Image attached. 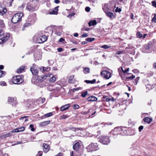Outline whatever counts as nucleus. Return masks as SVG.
I'll list each match as a JSON object with an SVG mask.
<instances>
[{"label":"nucleus","instance_id":"nucleus-1","mask_svg":"<svg viewBox=\"0 0 156 156\" xmlns=\"http://www.w3.org/2000/svg\"><path fill=\"white\" fill-rule=\"evenodd\" d=\"M156 42L154 41H150L147 44H145L142 48V51L144 53H148L151 52L152 50L154 51Z\"/></svg>","mask_w":156,"mask_h":156},{"label":"nucleus","instance_id":"nucleus-2","mask_svg":"<svg viewBox=\"0 0 156 156\" xmlns=\"http://www.w3.org/2000/svg\"><path fill=\"white\" fill-rule=\"evenodd\" d=\"M9 34L0 30V43L3 44L9 38Z\"/></svg>","mask_w":156,"mask_h":156},{"label":"nucleus","instance_id":"nucleus-3","mask_svg":"<svg viewBox=\"0 0 156 156\" xmlns=\"http://www.w3.org/2000/svg\"><path fill=\"white\" fill-rule=\"evenodd\" d=\"M24 81L23 76L22 75H19L14 76L12 79V81L14 84H19Z\"/></svg>","mask_w":156,"mask_h":156},{"label":"nucleus","instance_id":"nucleus-4","mask_svg":"<svg viewBox=\"0 0 156 156\" xmlns=\"http://www.w3.org/2000/svg\"><path fill=\"white\" fill-rule=\"evenodd\" d=\"M23 16L22 13H18L14 15L11 20L12 22L13 23H16L21 20L22 17Z\"/></svg>","mask_w":156,"mask_h":156},{"label":"nucleus","instance_id":"nucleus-5","mask_svg":"<svg viewBox=\"0 0 156 156\" xmlns=\"http://www.w3.org/2000/svg\"><path fill=\"white\" fill-rule=\"evenodd\" d=\"M88 152H91L98 150L99 148L97 143H91L87 147Z\"/></svg>","mask_w":156,"mask_h":156},{"label":"nucleus","instance_id":"nucleus-6","mask_svg":"<svg viewBox=\"0 0 156 156\" xmlns=\"http://www.w3.org/2000/svg\"><path fill=\"white\" fill-rule=\"evenodd\" d=\"M99 141L103 144H108L110 141L109 137L107 136H101L99 137Z\"/></svg>","mask_w":156,"mask_h":156},{"label":"nucleus","instance_id":"nucleus-7","mask_svg":"<svg viewBox=\"0 0 156 156\" xmlns=\"http://www.w3.org/2000/svg\"><path fill=\"white\" fill-rule=\"evenodd\" d=\"M120 130L121 129L120 127H115L110 132V134L111 136H112L113 137L116 136L118 134H120Z\"/></svg>","mask_w":156,"mask_h":156},{"label":"nucleus","instance_id":"nucleus-8","mask_svg":"<svg viewBox=\"0 0 156 156\" xmlns=\"http://www.w3.org/2000/svg\"><path fill=\"white\" fill-rule=\"evenodd\" d=\"M36 19V14L35 13H33L28 16L27 18V21L32 24L35 22Z\"/></svg>","mask_w":156,"mask_h":156},{"label":"nucleus","instance_id":"nucleus-9","mask_svg":"<svg viewBox=\"0 0 156 156\" xmlns=\"http://www.w3.org/2000/svg\"><path fill=\"white\" fill-rule=\"evenodd\" d=\"M101 74L103 77L106 79H109L111 76V73L106 70L102 71L101 73Z\"/></svg>","mask_w":156,"mask_h":156},{"label":"nucleus","instance_id":"nucleus-10","mask_svg":"<svg viewBox=\"0 0 156 156\" xmlns=\"http://www.w3.org/2000/svg\"><path fill=\"white\" fill-rule=\"evenodd\" d=\"M47 37L44 35L37 38V41L39 43H42L45 41L47 39Z\"/></svg>","mask_w":156,"mask_h":156},{"label":"nucleus","instance_id":"nucleus-11","mask_svg":"<svg viewBox=\"0 0 156 156\" xmlns=\"http://www.w3.org/2000/svg\"><path fill=\"white\" fill-rule=\"evenodd\" d=\"M121 130L120 131V134L123 136L126 135L127 134L128 130L126 127H120Z\"/></svg>","mask_w":156,"mask_h":156},{"label":"nucleus","instance_id":"nucleus-12","mask_svg":"<svg viewBox=\"0 0 156 156\" xmlns=\"http://www.w3.org/2000/svg\"><path fill=\"white\" fill-rule=\"evenodd\" d=\"M30 71L32 73V74L34 75H37L38 71L36 68H35V67H34V64L33 65L32 67L30 68Z\"/></svg>","mask_w":156,"mask_h":156},{"label":"nucleus","instance_id":"nucleus-13","mask_svg":"<svg viewBox=\"0 0 156 156\" xmlns=\"http://www.w3.org/2000/svg\"><path fill=\"white\" fill-rule=\"evenodd\" d=\"M96 113V111L94 109L92 108H90L87 112V113L89 114V118H92L94 116H93Z\"/></svg>","mask_w":156,"mask_h":156},{"label":"nucleus","instance_id":"nucleus-14","mask_svg":"<svg viewBox=\"0 0 156 156\" xmlns=\"http://www.w3.org/2000/svg\"><path fill=\"white\" fill-rule=\"evenodd\" d=\"M43 151L44 153H47L50 150V146L49 144L44 143L43 145Z\"/></svg>","mask_w":156,"mask_h":156},{"label":"nucleus","instance_id":"nucleus-15","mask_svg":"<svg viewBox=\"0 0 156 156\" xmlns=\"http://www.w3.org/2000/svg\"><path fill=\"white\" fill-rule=\"evenodd\" d=\"M49 75H43L42 76H37V77L36 79L37 80H38V81H43L44 80H45L46 77L47 76H48Z\"/></svg>","mask_w":156,"mask_h":156},{"label":"nucleus","instance_id":"nucleus-16","mask_svg":"<svg viewBox=\"0 0 156 156\" xmlns=\"http://www.w3.org/2000/svg\"><path fill=\"white\" fill-rule=\"evenodd\" d=\"M59 6H57L55 7L54 9L51 11H49L50 14H57L58 13V8Z\"/></svg>","mask_w":156,"mask_h":156},{"label":"nucleus","instance_id":"nucleus-17","mask_svg":"<svg viewBox=\"0 0 156 156\" xmlns=\"http://www.w3.org/2000/svg\"><path fill=\"white\" fill-rule=\"evenodd\" d=\"M25 130V127H19L16 129L13 130L12 131L13 133L19 132L22 131H23Z\"/></svg>","mask_w":156,"mask_h":156},{"label":"nucleus","instance_id":"nucleus-18","mask_svg":"<svg viewBox=\"0 0 156 156\" xmlns=\"http://www.w3.org/2000/svg\"><path fill=\"white\" fill-rule=\"evenodd\" d=\"M87 100L88 101H95L97 100V98L96 97L93 96H91L87 98Z\"/></svg>","mask_w":156,"mask_h":156},{"label":"nucleus","instance_id":"nucleus-19","mask_svg":"<svg viewBox=\"0 0 156 156\" xmlns=\"http://www.w3.org/2000/svg\"><path fill=\"white\" fill-rule=\"evenodd\" d=\"M80 147V145L79 142L76 143L73 146V148L74 150L78 151Z\"/></svg>","mask_w":156,"mask_h":156},{"label":"nucleus","instance_id":"nucleus-20","mask_svg":"<svg viewBox=\"0 0 156 156\" xmlns=\"http://www.w3.org/2000/svg\"><path fill=\"white\" fill-rule=\"evenodd\" d=\"M70 105L69 104H67L62 106L60 108V110L62 111H63L67 109L69 107Z\"/></svg>","mask_w":156,"mask_h":156},{"label":"nucleus","instance_id":"nucleus-21","mask_svg":"<svg viewBox=\"0 0 156 156\" xmlns=\"http://www.w3.org/2000/svg\"><path fill=\"white\" fill-rule=\"evenodd\" d=\"M7 11L6 8H2L0 9V14L1 15H3L5 14Z\"/></svg>","mask_w":156,"mask_h":156},{"label":"nucleus","instance_id":"nucleus-22","mask_svg":"<svg viewBox=\"0 0 156 156\" xmlns=\"http://www.w3.org/2000/svg\"><path fill=\"white\" fill-rule=\"evenodd\" d=\"M152 120V119L149 118V117H147L143 119L144 121L148 123V124H150Z\"/></svg>","mask_w":156,"mask_h":156},{"label":"nucleus","instance_id":"nucleus-23","mask_svg":"<svg viewBox=\"0 0 156 156\" xmlns=\"http://www.w3.org/2000/svg\"><path fill=\"white\" fill-rule=\"evenodd\" d=\"M97 22L96 20H90L88 23L89 27H90L91 26H94L97 24Z\"/></svg>","mask_w":156,"mask_h":156},{"label":"nucleus","instance_id":"nucleus-24","mask_svg":"<svg viewBox=\"0 0 156 156\" xmlns=\"http://www.w3.org/2000/svg\"><path fill=\"white\" fill-rule=\"evenodd\" d=\"M27 8L30 11L33 12L36 10V9L34 7L31 6V5H27Z\"/></svg>","mask_w":156,"mask_h":156},{"label":"nucleus","instance_id":"nucleus-25","mask_svg":"<svg viewBox=\"0 0 156 156\" xmlns=\"http://www.w3.org/2000/svg\"><path fill=\"white\" fill-rule=\"evenodd\" d=\"M50 122V121L49 120L43 122H41L40 125L41 126H44L49 124Z\"/></svg>","mask_w":156,"mask_h":156},{"label":"nucleus","instance_id":"nucleus-26","mask_svg":"<svg viewBox=\"0 0 156 156\" xmlns=\"http://www.w3.org/2000/svg\"><path fill=\"white\" fill-rule=\"evenodd\" d=\"M32 24L29 22L26 23L23 26L22 28V30H25V28L30 26Z\"/></svg>","mask_w":156,"mask_h":156},{"label":"nucleus","instance_id":"nucleus-27","mask_svg":"<svg viewBox=\"0 0 156 156\" xmlns=\"http://www.w3.org/2000/svg\"><path fill=\"white\" fill-rule=\"evenodd\" d=\"M105 12L107 16L108 17L110 18H112L114 16V15L113 13L111 12H108V11H107V12Z\"/></svg>","mask_w":156,"mask_h":156},{"label":"nucleus","instance_id":"nucleus-28","mask_svg":"<svg viewBox=\"0 0 156 156\" xmlns=\"http://www.w3.org/2000/svg\"><path fill=\"white\" fill-rule=\"evenodd\" d=\"M102 9L105 12L108 11V10H109L108 7V5L107 4H105L104 5V6L102 7Z\"/></svg>","mask_w":156,"mask_h":156},{"label":"nucleus","instance_id":"nucleus-29","mask_svg":"<svg viewBox=\"0 0 156 156\" xmlns=\"http://www.w3.org/2000/svg\"><path fill=\"white\" fill-rule=\"evenodd\" d=\"M25 68V67L24 66H22L17 69L16 72L18 73H20L24 70Z\"/></svg>","mask_w":156,"mask_h":156},{"label":"nucleus","instance_id":"nucleus-30","mask_svg":"<svg viewBox=\"0 0 156 156\" xmlns=\"http://www.w3.org/2000/svg\"><path fill=\"white\" fill-rule=\"evenodd\" d=\"M45 98H40L38 99L37 101L40 103L43 104L45 102Z\"/></svg>","mask_w":156,"mask_h":156},{"label":"nucleus","instance_id":"nucleus-31","mask_svg":"<svg viewBox=\"0 0 156 156\" xmlns=\"http://www.w3.org/2000/svg\"><path fill=\"white\" fill-rule=\"evenodd\" d=\"M74 77V75H72L70 76L68 79V82L70 83H74V81L73 80Z\"/></svg>","mask_w":156,"mask_h":156},{"label":"nucleus","instance_id":"nucleus-32","mask_svg":"<svg viewBox=\"0 0 156 156\" xmlns=\"http://www.w3.org/2000/svg\"><path fill=\"white\" fill-rule=\"evenodd\" d=\"M69 117V116L68 115H67L64 114L61 115L60 117V119H65Z\"/></svg>","mask_w":156,"mask_h":156},{"label":"nucleus","instance_id":"nucleus-33","mask_svg":"<svg viewBox=\"0 0 156 156\" xmlns=\"http://www.w3.org/2000/svg\"><path fill=\"white\" fill-rule=\"evenodd\" d=\"M43 70V72H46L50 70L51 69L49 67H42Z\"/></svg>","mask_w":156,"mask_h":156},{"label":"nucleus","instance_id":"nucleus-34","mask_svg":"<svg viewBox=\"0 0 156 156\" xmlns=\"http://www.w3.org/2000/svg\"><path fill=\"white\" fill-rule=\"evenodd\" d=\"M95 40V38H94L93 37H90L86 38V40L87 41V42H92Z\"/></svg>","mask_w":156,"mask_h":156},{"label":"nucleus","instance_id":"nucleus-35","mask_svg":"<svg viewBox=\"0 0 156 156\" xmlns=\"http://www.w3.org/2000/svg\"><path fill=\"white\" fill-rule=\"evenodd\" d=\"M55 77L53 76L49 79V81L53 83L56 80Z\"/></svg>","mask_w":156,"mask_h":156},{"label":"nucleus","instance_id":"nucleus-36","mask_svg":"<svg viewBox=\"0 0 156 156\" xmlns=\"http://www.w3.org/2000/svg\"><path fill=\"white\" fill-rule=\"evenodd\" d=\"M84 72L85 73H90V69L88 67H85L84 68Z\"/></svg>","mask_w":156,"mask_h":156},{"label":"nucleus","instance_id":"nucleus-37","mask_svg":"<svg viewBox=\"0 0 156 156\" xmlns=\"http://www.w3.org/2000/svg\"><path fill=\"white\" fill-rule=\"evenodd\" d=\"M5 24L2 20H0V27L3 28L5 27Z\"/></svg>","mask_w":156,"mask_h":156},{"label":"nucleus","instance_id":"nucleus-38","mask_svg":"<svg viewBox=\"0 0 156 156\" xmlns=\"http://www.w3.org/2000/svg\"><path fill=\"white\" fill-rule=\"evenodd\" d=\"M14 98L12 97H9L8 101L9 103H11L14 101Z\"/></svg>","mask_w":156,"mask_h":156},{"label":"nucleus","instance_id":"nucleus-39","mask_svg":"<svg viewBox=\"0 0 156 156\" xmlns=\"http://www.w3.org/2000/svg\"><path fill=\"white\" fill-rule=\"evenodd\" d=\"M88 94V92L87 91H86L85 92H83L81 93V95L82 96V97L83 98H84Z\"/></svg>","mask_w":156,"mask_h":156},{"label":"nucleus","instance_id":"nucleus-40","mask_svg":"<svg viewBox=\"0 0 156 156\" xmlns=\"http://www.w3.org/2000/svg\"><path fill=\"white\" fill-rule=\"evenodd\" d=\"M5 72L0 70V78L3 77L5 75Z\"/></svg>","mask_w":156,"mask_h":156},{"label":"nucleus","instance_id":"nucleus-41","mask_svg":"<svg viewBox=\"0 0 156 156\" xmlns=\"http://www.w3.org/2000/svg\"><path fill=\"white\" fill-rule=\"evenodd\" d=\"M111 46H109L107 45H104L101 47V48H103L105 49H106L110 48Z\"/></svg>","mask_w":156,"mask_h":156},{"label":"nucleus","instance_id":"nucleus-42","mask_svg":"<svg viewBox=\"0 0 156 156\" xmlns=\"http://www.w3.org/2000/svg\"><path fill=\"white\" fill-rule=\"evenodd\" d=\"M45 35H43L42 33V31H41L40 32H38L37 34V35L36 36H37V38L39 37H41L42 36H44Z\"/></svg>","mask_w":156,"mask_h":156},{"label":"nucleus","instance_id":"nucleus-43","mask_svg":"<svg viewBox=\"0 0 156 156\" xmlns=\"http://www.w3.org/2000/svg\"><path fill=\"white\" fill-rule=\"evenodd\" d=\"M152 22L155 23L156 22V14H154V17L151 20Z\"/></svg>","mask_w":156,"mask_h":156},{"label":"nucleus","instance_id":"nucleus-44","mask_svg":"<svg viewBox=\"0 0 156 156\" xmlns=\"http://www.w3.org/2000/svg\"><path fill=\"white\" fill-rule=\"evenodd\" d=\"M139 79L140 77L138 76L137 77L135 80L134 81V83L135 85H137Z\"/></svg>","mask_w":156,"mask_h":156},{"label":"nucleus","instance_id":"nucleus-45","mask_svg":"<svg viewBox=\"0 0 156 156\" xmlns=\"http://www.w3.org/2000/svg\"><path fill=\"white\" fill-rule=\"evenodd\" d=\"M69 129H76V130H83V129L82 128H76V127H70L69 128Z\"/></svg>","mask_w":156,"mask_h":156},{"label":"nucleus","instance_id":"nucleus-46","mask_svg":"<svg viewBox=\"0 0 156 156\" xmlns=\"http://www.w3.org/2000/svg\"><path fill=\"white\" fill-rule=\"evenodd\" d=\"M136 37L138 38L142 37V35L139 32H137L136 34Z\"/></svg>","mask_w":156,"mask_h":156},{"label":"nucleus","instance_id":"nucleus-47","mask_svg":"<svg viewBox=\"0 0 156 156\" xmlns=\"http://www.w3.org/2000/svg\"><path fill=\"white\" fill-rule=\"evenodd\" d=\"M122 11V9L121 8H119L118 7H117L115 10V12H120Z\"/></svg>","mask_w":156,"mask_h":156},{"label":"nucleus","instance_id":"nucleus-48","mask_svg":"<svg viewBox=\"0 0 156 156\" xmlns=\"http://www.w3.org/2000/svg\"><path fill=\"white\" fill-rule=\"evenodd\" d=\"M52 115V112H49L44 115V116L47 117H49Z\"/></svg>","mask_w":156,"mask_h":156},{"label":"nucleus","instance_id":"nucleus-49","mask_svg":"<svg viewBox=\"0 0 156 156\" xmlns=\"http://www.w3.org/2000/svg\"><path fill=\"white\" fill-rule=\"evenodd\" d=\"M27 117V116H26L22 117L20 118V120H21L23 119H25V120H24L25 122L28 121V119L26 118Z\"/></svg>","mask_w":156,"mask_h":156},{"label":"nucleus","instance_id":"nucleus-50","mask_svg":"<svg viewBox=\"0 0 156 156\" xmlns=\"http://www.w3.org/2000/svg\"><path fill=\"white\" fill-rule=\"evenodd\" d=\"M73 108L74 109H77L79 108V106L77 104H75L73 105Z\"/></svg>","mask_w":156,"mask_h":156},{"label":"nucleus","instance_id":"nucleus-51","mask_svg":"<svg viewBox=\"0 0 156 156\" xmlns=\"http://www.w3.org/2000/svg\"><path fill=\"white\" fill-rule=\"evenodd\" d=\"M135 77V76L133 75H132L130 76H129L126 77V79H132L134 78Z\"/></svg>","mask_w":156,"mask_h":156},{"label":"nucleus","instance_id":"nucleus-52","mask_svg":"<svg viewBox=\"0 0 156 156\" xmlns=\"http://www.w3.org/2000/svg\"><path fill=\"white\" fill-rule=\"evenodd\" d=\"M30 128L31 129V131H33L35 129L34 128V126L33 125H32V124H30Z\"/></svg>","mask_w":156,"mask_h":156},{"label":"nucleus","instance_id":"nucleus-53","mask_svg":"<svg viewBox=\"0 0 156 156\" xmlns=\"http://www.w3.org/2000/svg\"><path fill=\"white\" fill-rule=\"evenodd\" d=\"M152 5L156 8V2L155 1L151 2Z\"/></svg>","mask_w":156,"mask_h":156},{"label":"nucleus","instance_id":"nucleus-54","mask_svg":"<svg viewBox=\"0 0 156 156\" xmlns=\"http://www.w3.org/2000/svg\"><path fill=\"white\" fill-rule=\"evenodd\" d=\"M85 10L87 12H89L90 10V8L89 7H87L85 8Z\"/></svg>","mask_w":156,"mask_h":156},{"label":"nucleus","instance_id":"nucleus-55","mask_svg":"<svg viewBox=\"0 0 156 156\" xmlns=\"http://www.w3.org/2000/svg\"><path fill=\"white\" fill-rule=\"evenodd\" d=\"M6 84V83L4 81H1L0 82V85L2 86H5Z\"/></svg>","mask_w":156,"mask_h":156},{"label":"nucleus","instance_id":"nucleus-56","mask_svg":"<svg viewBox=\"0 0 156 156\" xmlns=\"http://www.w3.org/2000/svg\"><path fill=\"white\" fill-rule=\"evenodd\" d=\"M143 126H140L139 127V132H141V131L143 129Z\"/></svg>","mask_w":156,"mask_h":156},{"label":"nucleus","instance_id":"nucleus-57","mask_svg":"<svg viewBox=\"0 0 156 156\" xmlns=\"http://www.w3.org/2000/svg\"><path fill=\"white\" fill-rule=\"evenodd\" d=\"M133 72L135 73L139 72V70L137 69H134L133 70Z\"/></svg>","mask_w":156,"mask_h":156},{"label":"nucleus","instance_id":"nucleus-58","mask_svg":"<svg viewBox=\"0 0 156 156\" xmlns=\"http://www.w3.org/2000/svg\"><path fill=\"white\" fill-rule=\"evenodd\" d=\"M42 152L41 151H39L37 154L38 156H42Z\"/></svg>","mask_w":156,"mask_h":156},{"label":"nucleus","instance_id":"nucleus-59","mask_svg":"<svg viewBox=\"0 0 156 156\" xmlns=\"http://www.w3.org/2000/svg\"><path fill=\"white\" fill-rule=\"evenodd\" d=\"M63 50V49L61 48H58L57 49V51L58 52H60L62 51Z\"/></svg>","mask_w":156,"mask_h":156},{"label":"nucleus","instance_id":"nucleus-60","mask_svg":"<svg viewBox=\"0 0 156 156\" xmlns=\"http://www.w3.org/2000/svg\"><path fill=\"white\" fill-rule=\"evenodd\" d=\"M129 68H128L126 69L124 71H123V73H127V72H129Z\"/></svg>","mask_w":156,"mask_h":156},{"label":"nucleus","instance_id":"nucleus-61","mask_svg":"<svg viewBox=\"0 0 156 156\" xmlns=\"http://www.w3.org/2000/svg\"><path fill=\"white\" fill-rule=\"evenodd\" d=\"M87 36L88 34L86 33L83 34L82 35V37H87Z\"/></svg>","mask_w":156,"mask_h":156},{"label":"nucleus","instance_id":"nucleus-62","mask_svg":"<svg viewBox=\"0 0 156 156\" xmlns=\"http://www.w3.org/2000/svg\"><path fill=\"white\" fill-rule=\"evenodd\" d=\"M64 41H65V40L62 38H60L58 41L59 42H62Z\"/></svg>","mask_w":156,"mask_h":156},{"label":"nucleus","instance_id":"nucleus-63","mask_svg":"<svg viewBox=\"0 0 156 156\" xmlns=\"http://www.w3.org/2000/svg\"><path fill=\"white\" fill-rule=\"evenodd\" d=\"M5 137H6V138L7 137H9L11 135L10 133L6 134H5Z\"/></svg>","mask_w":156,"mask_h":156},{"label":"nucleus","instance_id":"nucleus-64","mask_svg":"<svg viewBox=\"0 0 156 156\" xmlns=\"http://www.w3.org/2000/svg\"><path fill=\"white\" fill-rule=\"evenodd\" d=\"M83 29L87 31H88L90 29V28H86L85 27H83Z\"/></svg>","mask_w":156,"mask_h":156}]
</instances>
